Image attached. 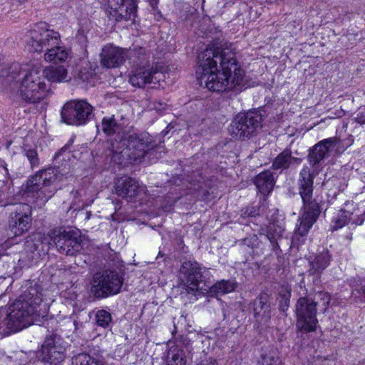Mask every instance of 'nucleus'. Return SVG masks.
<instances>
[{
    "instance_id": "obj_1",
    "label": "nucleus",
    "mask_w": 365,
    "mask_h": 365,
    "mask_svg": "<svg viewBox=\"0 0 365 365\" xmlns=\"http://www.w3.org/2000/svg\"><path fill=\"white\" fill-rule=\"evenodd\" d=\"M197 60V78L208 90L223 92L247 88L245 71L230 48H207L198 54Z\"/></svg>"
},
{
    "instance_id": "obj_2",
    "label": "nucleus",
    "mask_w": 365,
    "mask_h": 365,
    "mask_svg": "<svg viewBox=\"0 0 365 365\" xmlns=\"http://www.w3.org/2000/svg\"><path fill=\"white\" fill-rule=\"evenodd\" d=\"M119 139L111 143V159L115 163L125 165L151 160L155 153V145L148 133H132Z\"/></svg>"
},
{
    "instance_id": "obj_3",
    "label": "nucleus",
    "mask_w": 365,
    "mask_h": 365,
    "mask_svg": "<svg viewBox=\"0 0 365 365\" xmlns=\"http://www.w3.org/2000/svg\"><path fill=\"white\" fill-rule=\"evenodd\" d=\"M314 178V175L310 168L304 165L297 178V190L303 202L304 212L299 219L295 237L306 236L321 213L319 203L312 198Z\"/></svg>"
},
{
    "instance_id": "obj_4",
    "label": "nucleus",
    "mask_w": 365,
    "mask_h": 365,
    "mask_svg": "<svg viewBox=\"0 0 365 365\" xmlns=\"http://www.w3.org/2000/svg\"><path fill=\"white\" fill-rule=\"evenodd\" d=\"M15 70L8 76L7 81L11 82V88L17 91L22 101L35 103L44 98L48 88L40 68L34 66L29 71Z\"/></svg>"
},
{
    "instance_id": "obj_5",
    "label": "nucleus",
    "mask_w": 365,
    "mask_h": 365,
    "mask_svg": "<svg viewBox=\"0 0 365 365\" xmlns=\"http://www.w3.org/2000/svg\"><path fill=\"white\" fill-rule=\"evenodd\" d=\"M36 299H26V296H21L10 307V312L4 321L10 332L20 331L33 324L39 317L37 311L38 302ZM38 300V299H37ZM39 302H41L38 299Z\"/></svg>"
},
{
    "instance_id": "obj_6",
    "label": "nucleus",
    "mask_w": 365,
    "mask_h": 365,
    "mask_svg": "<svg viewBox=\"0 0 365 365\" xmlns=\"http://www.w3.org/2000/svg\"><path fill=\"white\" fill-rule=\"evenodd\" d=\"M56 178L51 172L39 171L28 180L24 194L34 198L38 205H43L56 192Z\"/></svg>"
},
{
    "instance_id": "obj_7",
    "label": "nucleus",
    "mask_w": 365,
    "mask_h": 365,
    "mask_svg": "<svg viewBox=\"0 0 365 365\" xmlns=\"http://www.w3.org/2000/svg\"><path fill=\"white\" fill-rule=\"evenodd\" d=\"M25 41L31 51L41 53L59 45L61 36L58 31L50 29L46 23L40 22L26 33Z\"/></svg>"
},
{
    "instance_id": "obj_8",
    "label": "nucleus",
    "mask_w": 365,
    "mask_h": 365,
    "mask_svg": "<svg viewBox=\"0 0 365 365\" xmlns=\"http://www.w3.org/2000/svg\"><path fill=\"white\" fill-rule=\"evenodd\" d=\"M123 279L116 271L106 269L93 276V296L97 299L106 298L120 292Z\"/></svg>"
},
{
    "instance_id": "obj_9",
    "label": "nucleus",
    "mask_w": 365,
    "mask_h": 365,
    "mask_svg": "<svg viewBox=\"0 0 365 365\" xmlns=\"http://www.w3.org/2000/svg\"><path fill=\"white\" fill-rule=\"evenodd\" d=\"M317 305L312 298L302 297L295 304L297 317L296 326L300 331L304 332L314 331L318 324L317 319Z\"/></svg>"
},
{
    "instance_id": "obj_10",
    "label": "nucleus",
    "mask_w": 365,
    "mask_h": 365,
    "mask_svg": "<svg viewBox=\"0 0 365 365\" xmlns=\"http://www.w3.org/2000/svg\"><path fill=\"white\" fill-rule=\"evenodd\" d=\"M262 117L257 111L238 114L229 127L231 135L238 138H249L262 126Z\"/></svg>"
},
{
    "instance_id": "obj_11",
    "label": "nucleus",
    "mask_w": 365,
    "mask_h": 365,
    "mask_svg": "<svg viewBox=\"0 0 365 365\" xmlns=\"http://www.w3.org/2000/svg\"><path fill=\"white\" fill-rule=\"evenodd\" d=\"M91 112V106L86 101H71L61 109V120L71 125H82L88 121Z\"/></svg>"
},
{
    "instance_id": "obj_12",
    "label": "nucleus",
    "mask_w": 365,
    "mask_h": 365,
    "mask_svg": "<svg viewBox=\"0 0 365 365\" xmlns=\"http://www.w3.org/2000/svg\"><path fill=\"white\" fill-rule=\"evenodd\" d=\"M53 242L61 254L73 256L82 248L81 231L73 227L59 230L53 237Z\"/></svg>"
},
{
    "instance_id": "obj_13",
    "label": "nucleus",
    "mask_w": 365,
    "mask_h": 365,
    "mask_svg": "<svg viewBox=\"0 0 365 365\" xmlns=\"http://www.w3.org/2000/svg\"><path fill=\"white\" fill-rule=\"evenodd\" d=\"M32 222L31 207L26 203L15 206L9 218V230L14 236H20L29 231Z\"/></svg>"
},
{
    "instance_id": "obj_14",
    "label": "nucleus",
    "mask_w": 365,
    "mask_h": 365,
    "mask_svg": "<svg viewBox=\"0 0 365 365\" xmlns=\"http://www.w3.org/2000/svg\"><path fill=\"white\" fill-rule=\"evenodd\" d=\"M180 274L186 286L185 289L188 294H195L202 289L200 286L204 282L202 267L197 261L187 260L183 262L180 269Z\"/></svg>"
},
{
    "instance_id": "obj_15",
    "label": "nucleus",
    "mask_w": 365,
    "mask_h": 365,
    "mask_svg": "<svg viewBox=\"0 0 365 365\" xmlns=\"http://www.w3.org/2000/svg\"><path fill=\"white\" fill-rule=\"evenodd\" d=\"M110 17L117 21H134L137 4L133 0H106Z\"/></svg>"
},
{
    "instance_id": "obj_16",
    "label": "nucleus",
    "mask_w": 365,
    "mask_h": 365,
    "mask_svg": "<svg viewBox=\"0 0 365 365\" xmlns=\"http://www.w3.org/2000/svg\"><path fill=\"white\" fill-rule=\"evenodd\" d=\"M65 351L66 348L61 339L58 336H50L42 345V359L46 363L58 365L64 360Z\"/></svg>"
},
{
    "instance_id": "obj_17",
    "label": "nucleus",
    "mask_w": 365,
    "mask_h": 365,
    "mask_svg": "<svg viewBox=\"0 0 365 365\" xmlns=\"http://www.w3.org/2000/svg\"><path fill=\"white\" fill-rule=\"evenodd\" d=\"M161 75L156 67L142 66L131 71L129 82L133 86L143 88L147 84L158 83Z\"/></svg>"
},
{
    "instance_id": "obj_18",
    "label": "nucleus",
    "mask_w": 365,
    "mask_h": 365,
    "mask_svg": "<svg viewBox=\"0 0 365 365\" xmlns=\"http://www.w3.org/2000/svg\"><path fill=\"white\" fill-rule=\"evenodd\" d=\"M126 50L107 44L103 48L100 54L101 64L108 68H116L122 65L128 58Z\"/></svg>"
},
{
    "instance_id": "obj_19",
    "label": "nucleus",
    "mask_w": 365,
    "mask_h": 365,
    "mask_svg": "<svg viewBox=\"0 0 365 365\" xmlns=\"http://www.w3.org/2000/svg\"><path fill=\"white\" fill-rule=\"evenodd\" d=\"M337 139L336 138H329L321 140L313 146L309 151L307 160L309 165L316 170L318 168L322 161L327 156L329 149L336 145Z\"/></svg>"
},
{
    "instance_id": "obj_20",
    "label": "nucleus",
    "mask_w": 365,
    "mask_h": 365,
    "mask_svg": "<svg viewBox=\"0 0 365 365\" xmlns=\"http://www.w3.org/2000/svg\"><path fill=\"white\" fill-rule=\"evenodd\" d=\"M252 309L255 320L260 324H267L272 317L269 295L260 293L252 302Z\"/></svg>"
},
{
    "instance_id": "obj_21",
    "label": "nucleus",
    "mask_w": 365,
    "mask_h": 365,
    "mask_svg": "<svg viewBox=\"0 0 365 365\" xmlns=\"http://www.w3.org/2000/svg\"><path fill=\"white\" fill-rule=\"evenodd\" d=\"M141 191H144V187L137 180L130 177H123L115 183L117 195L128 201L136 197Z\"/></svg>"
},
{
    "instance_id": "obj_22",
    "label": "nucleus",
    "mask_w": 365,
    "mask_h": 365,
    "mask_svg": "<svg viewBox=\"0 0 365 365\" xmlns=\"http://www.w3.org/2000/svg\"><path fill=\"white\" fill-rule=\"evenodd\" d=\"M187 359L182 341H176L173 344L170 343L167 353L165 365H186Z\"/></svg>"
},
{
    "instance_id": "obj_23",
    "label": "nucleus",
    "mask_w": 365,
    "mask_h": 365,
    "mask_svg": "<svg viewBox=\"0 0 365 365\" xmlns=\"http://www.w3.org/2000/svg\"><path fill=\"white\" fill-rule=\"evenodd\" d=\"M332 260V256L328 250L323 249L310 262V269L309 272L310 274L317 275V277L323 272V271L330 264Z\"/></svg>"
},
{
    "instance_id": "obj_24",
    "label": "nucleus",
    "mask_w": 365,
    "mask_h": 365,
    "mask_svg": "<svg viewBox=\"0 0 365 365\" xmlns=\"http://www.w3.org/2000/svg\"><path fill=\"white\" fill-rule=\"evenodd\" d=\"M302 159L293 157L290 149L286 148L274 158L272 168L274 170H285L288 169L292 163L299 164Z\"/></svg>"
},
{
    "instance_id": "obj_25",
    "label": "nucleus",
    "mask_w": 365,
    "mask_h": 365,
    "mask_svg": "<svg viewBox=\"0 0 365 365\" xmlns=\"http://www.w3.org/2000/svg\"><path fill=\"white\" fill-rule=\"evenodd\" d=\"M255 184L262 194H269L272 190L274 184L272 173L270 171L260 173L255 178Z\"/></svg>"
},
{
    "instance_id": "obj_26",
    "label": "nucleus",
    "mask_w": 365,
    "mask_h": 365,
    "mask_svg": "<svg viewBox=\"0 0 365 365\" xmlns=\"http://www.w3.org/2000/svg\"><path fill=\"white\" fill-rule=\"evenodd\" d=\"M351 215L352 214L348 211L341 210L338 216L332 220L331 227L334 230H338L351 221L352 222V224L359 225H362L365 219V212L361 216H359L357 220H354L351 217Z\"/></svg>"
},
{
    "instance_id": "obj_27",
    "label": "nucleus",
    "mask_w": 365,
    "mask_h": 365,
    "mask_svg": "<svg viewBox=\"0 0 365 365\" xmlns=\"http://www.w3.org/2000/svg\"><path fill=\"white\" fill-rule=\"evenodd\" d=\"M68 72L63 66H50L43 71V76L51 82H62L66 79Z\"/></svg>"
},
{
    "instance_id": "obj_28",
    "label": "nucleus",
    "mask_w": 365,
    "mask_h": 365,
    "mask_svg": "<svg viewBox=\"0 0 365 365\" xmlns=\"http://www.w3.org/2000/svg\"><path fill=\"white\" fill-rule=\"evenodd\" d=\"M236 287L237 282L235 279H222L215 283L210 288V292L215 295H222L233 292Z\"/></svg>"
},
{
    "instance_id": "obj_29",
    "label": "nucleus",
    "mask_w": 365,
    "mask_h": 365,
    "mask_svg": "<svg viewBox=\"0 0 365 365\" xmlns=\"http://www.w3.org/2000/svg\"><path fill=\"white\" fill-rule=\"evenodd\" d=\"M68 57V53L67 50L61 47L58 45L51 47L50 49L46 51L44 55V58L46 61L49 62H62L65 61Z\"/></svg>"
},
{
    "instance_id": "obj_30",
    "label": "nucleus",
    "mask_w": 365,
    "mask_h": 365,
    "mask_svg": "<svg viewBox=\"0 0 365 365\" xmlns=\"http://www.w3.org/2000/svg\"><path fill=\"white\" fill-rule=\"evenodd\" d=\"M283 232V227L277 223H270L267 227L266 236L272 244L273 250L279 247L277 241Z\"/></svg>"
},
{
    "instance_id": "obj_31",
    "label": "nucleus",
    "mask_w": 365,
    "mask_h": 365,
    "mask_svg": "<svg viewBox=\"0 0 365 365\" xmlns=\"http://www.w3.org/2000/svg\"><path fill=\"white\" fill-rule=\"evenodd\" d=\"M291 297V288L288 286H283L279 293V309L284 312L288 309Z\"/></svg>"
},
{
    "instance_id": "obj_32",
    "label": "nucleus",
    "mask_w": 365,
    "mask_h": 365,
    "mask_svg": "<svg viewBox=\"0 0 365 365\" xmlns=\"http://www.w3.org/2000/svg\"><path fill=\"white\" fill-rule=\"evenodd\" d=\"M102 130L108 135L114 134L119 130V125L113 117H104L101 123Z\"/></svg>"
},
{
    "instance_id": "obj_33",
    "label": "nucleus",
    "mask_w": 365,
    "mask_h": 365,
    "mask_svg": "<svg viewBox=\"0 0 365 365\" xmlns=\"http://www.w3.org/2000/svg\"><path fill=\"white\" fill-rule=\"evenodd\" d=\"M24 155L26 157L30 163L32 168L38 167L40 164V159L37 153V150L35 148H29L25 145L23 148Z\"/></svg>"
},
{
    "instance_id": "obj_34",
    "label": "nucleus",
    "mask_w": 365,
    "mask_h": 365,
    "mask_svg": "<svg viewBox=\"0 0 365 365\" xmlns=\"http://www.w3.org/2000/svg\"><path fill=\"white\" fill-rule=\"evenodd\" d=\"M111 314L106 310H98L96 314V323L98 326L106 328L111 322Z\"/></svg>"
},
{
    "instance_id": "obj_35",
    "label": "nucleus",
    "mask_w": 365,
    "mask_h": 365,
    "mask_svg": "<svg viewBox=\"0 0 365 365\" xmlns=\"http://www.w3.org/2000/svg\"><path fill=\"white\" fill-rule=\"evenodd\" d=\"M91 356L85 353H81L73 358V365H91Z\"/></svg>"
},
{
    "instance_id": "obj_36",
    "label": "nucleus",
    "mask_w": 365,
    "mask_h": 365,
    "mask_svg": "<svg viewBox=\"0 0 365 365\" xmlns=\"http://www.w3.org/2000/svg\"><path fill=\"white\" fill-rule=\"evenodd\" d=\"M146 55V48L138 46H133L130 51V56L138 58L140 61L145 59L144 56Z\"/></svg>"
},
{
    "instance_id": "obj_37",
    "label": "nucleus",
    "mask_w": 365,
    "mask_h": 365,
    "mask_svg": "<svg viewBox=\"0 0 365 365\" xmlns=\"http://www.w3.org/2000/svg\"><path fill=\"white\" fill-rule=\"evenodd\" d=\"M89 29H84L83 28H81L78 31L77 38H78L79 41H81L82 43L85 41L87 43V34H88Z\"/></svg>"
},
{
    "instance_id": "obj_38",
    "label": "nucleus",
    "mask_w": 365,
    "mask_h": 365,
    "mask_svg": "<svg viewBox=\"0 0 365 365\" xmlns=\"http://www.w3.org/2000/svg\"><path fill=\"white\" fill-rule=\"evenodd\" d=\"M354 120L361 125L365 124V110L359 112L354 118Z\"/></svg>"
},
{
    "instance_id": "obj_39",
    "label": "nucleus",
    "mask_w": 365,
    "mask_h": 365,
    "mask_svg": "<svg viewBox=\"0 0 365 365\" xmlns=\"http://www.w3.org/2000/svg\"><path fill=\"white\" fill-rule=\"evenodd\" d=\"M319 294L322 297V299L324 302V304L328 305L330 301V297L327 292H319Z\"/></svg>"
},
{
    "instance_id": "obj_40",
    "label": "nucleus",
    "mask_w": 365,
    "mask_h": 365,
    "mask_svg": "<svg viewBox=\"0 0 365 365\" xmlns=\"http://www.w3.org/2000/svg\"><path fill=\"white\" fill-rule=\"evenodd\" d=\"M80 77L83 81H88L90 79V78L91 77V75L90 73H84L83 72V71H81L80 72Z\"/></svg>"
},
{
    "instance_id": "obj_41",
    "label": "nucleus",
    "mask_w": 365,
    "mask_h": 365,
    "mask_svg": "<svg viewBox=\"0 0 365 365\" xmlns=\"http://www.w3.org/2000/svg\"><path fill=\"white\" fill-rule=\"evenodd\" d=\"M68 146H69V145L67 144L65 146H63V148H61V150L58 153H56L55 158H58L61 155H62V153L63 152H65L68 148Z\"/></svg>"
},
{
    "instance_id": "obj_42",
    "label": "nucleus",
    "mask_w": 365,
    "mask_h": 365,
    "mask_svg": "<svg viewBox=\"0 0 365 365\" xmlns=\"http://www.w3.org/2000/svg\"><path fill=\"white\" fill-rule=\"evenodd\" d=\"M93 365H106V363L101 359H96V360L93 359Z\"/></svg>"
},
{
    "instance_id": "obj_43",
    "label": "nucleus",
    "mask_w": 365,
    "mask_h": 365,
    "mask_svg": "<svg viewBox=\"0 0 365 365\" xmlns=\"http://www.w3.org/2000/svg\"><path fill=\"white\" fill-rule=\"evenodd\" d=\"M146 1L150 4V5L153 8H155L159 2V0H146Z\"/></svg>"
},
{
    "instance_id": "obj_44",
    "label": "nucleus",
    "mask_w": 365,
    "mask_h": 365,
    "mask_svg": "<svg viewBox=\"0 0 365 365\" xmlns=\"http://www.w3.org/2000/svg\"><path fill=\"white\" fill-rule=\"evenodd\" d=\"M344 114H345V112L341 109L338 111V115L339 117L343 116Z\"/></svg>"
},
{
    "instance_id": "obj_45",
    "label": "nucleus",
    "mask_w": 365,
    "mask_h": 365,
    "mask_svg": "<svg viewBox=\"0 0 365 365\" xmlns=\"http://www.w3.org/2000/svg\"><path fill=\"white\" fill-rule=\"evenodd\" d=\"M251 240H252V239H245L244 242H245V244L249 245Z\"/></svg>"
},
{
    "instance_id": "obj_46",
    "label": "nucleus",
    "mask_w": 365,
    "mask_h": 365,
    "mask_svg": "<svg viewBox=\"0 0 365 365\" xmlns=\"http://www.w3.org/2000/svg\"><path fill=\"white\" fill-rule=\"evenodd\" d=\"M174 329H175V330L172 331L173 334L174 331H175V332L177 331V327H176V325L175 323H174Z\"/></svg>"
},
{
    "instance_id": "obj_47",
    "label": "nucleus",
    "mask_w": 365,
    "mask_h": 365,
    "mask_svg": "<svg viewBox=\"0 0 365 365\" xmlns=\"http://www.w3.org/2000/svg\"><path fill=\"white\" fill-rule=\"evenodd\" d=\"M337 195V193L336 192H334L333 193V198H335Z\"/></svg>"
},
{
    "instance_id": "obj_48",
    "label": "nucleus",
    "mask_w": 365,
    "mask_h": 365,
    "mask_svg": "<svg viewBox=\"0 0 365 365\" xmlns=\"http://www.w3.org/2000/svg\"><path fill=\"white\" fill-rule=\"evenodd\" d=\"M3 168L4 169V170H5L6 172H7V171H8V170H7V168H6V167L5 165H4V166H3Z\"/></svg>"
},
{
    "instance_id": "obj_49",
    "label": "nucleus",
    "mask_w": 365,
    "mask_h": 365,
    "mask_svg": "<svg viewBox=\"0 0 365 365\" xmlns=\"http://www.w3.org/2000/svg\"><path fill=\"white\" fill-rule=\"evenodd\" d=\"M266 359H267V357H266V356L263 358V361H262V363H263V364H264V363H265Z\"/></svg>"
},
{
    "instance_id": "obj_50",
    "label": "nucleus",
    "mask_w": 365,
    "mask_h": 365,
    "mask_svg": "<svg viewBox=\"0 0 365 365\" xmlns=\"http://www.w3.org/2000/svg\"><path fill=\"white\" fill-rule=\"evenodd\" d=\"M353 142H354V140H353V139H351V140H350V142H349V145H351Z\"/></svg>"
},
{
    "instance_id": "obj_51",
    "label": "nucleus",
    "mask_w": 365,
    "mask_h": 365,
    "mask_svg": "<svg viewBox=\"0 0 365 365\" xmlns=\"http://www.w3.org/2000/svg\"><path fill=\"white\" fill-rule=\"evenodd\" d=\"M87 214H88V217H87V218H88V217H89L88 215L90 214V212H87Z\"/></svg>"
}]
</instances>
